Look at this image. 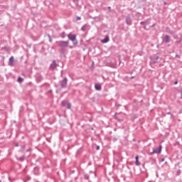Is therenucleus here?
<instances>
[{
    "label": "nucleus",
    "instance_id": "12",
    "mask_svg": "<svg viewBox=\"0 0 182 182\" xmlns=\"http://www.w3.org/2000/svg\"><path fill=\"white\" fill-rule=\"evenodd\" d=\"M140 23H141V25H144V29H146V25H147V22L146 21H141Z\"/></svg>",
    "mask_w": 182,
    "mask_h": 182
},
{
    "label": "nucleus",
    "instance_id": "19",
    "mask_svg": "<svg viewBox=\"0 0 182 182\" xmlns=\"http://www.w3.org/2000/svg\"><path fill=\"white\" fill-rule=\"evenodd\" d=\"M65 32H63V33H62V35H61V38H65Z\"/></svg>",
    "mask_w": 182,
    "mask_h": 182
},
{
    "label": "nucleus",
    "instance_id": "7",
    "mask_svg": "<svg viewBox=\"0 0 182 182\" xmlns=\"http://www.w3.org/2000/svg\"><path fill=\"white\" fill-rule=\"evenodd\" d=\"M164 42H165L166 43H168V42H170V36H166L164 38Z\"/></svg>",
    "mask_w": 182,
    "mask_h": 182
},
{
    "label": "nucleus",
    "instance_id": "28",
    "mask_svg": "<svg viewBox=\"0 0 182 182\" xmlns=\"http://www.w3.org/2000/svg\"><path fill=\"white\" fill-rule=\"evenodd\" d=\"M161 162L164 161V159H162L161 160Z\"/></svg>",
    "mask_w": 182,
    "mask_h": 182
},
{
    "label": "nucleus",
    "instance_id": "30",
    "mask_svg": "<svg viewBox=\"0 0 182 182\" xmlns=\"http://www.w3.org/2000/svg\"><path fill=\"white\" fill-rule=\"evenodd\" d=\"M169 33H171V31H170Z\"/></svg>",
    "mask_w": 182,
    "mask_h": 182
},
{
    "label": "nucleus",
    "instance_id": "4",
    "mask_svg": "<svg viewBox=\"0 0 182 182\" xmlns=\"http://www.w3.org/2000/svg\"><path fill=\"white\" fill-rule=\"evenodd\" d=\"M68 38L72 42H75V41H76V35H75V34L69 33L68 35Z\"/></svg>",
    "mask_w": 182,
    "mask_h": 182
},
{
    "label": "nucleus",
    "instance_id": "15",
    "mask_svg": "<svg viewBox=\"0 0 182 182\" xmlns=\"http://www.w3.org/2000/svg\"><path fill=\"white\" fill-rule=\"evenodd\" d=\"M180 174H181V170H178L176 172V175L177 176H180Z\"/></svg>",
    "mask_w": 182,
    "mask_h": 182
},
{
    "label": "nucleus",
    "instance_id": "18",
    "mask_svg": "<svg viewBox=\"0 0 182 182\" xmlns=\"http://www.w3.org/2000/svg\"><path fill=\"white\" fill-rule=\"evenodd\" d=\"M67 105H68V109H70V107H71L70 103L68 102L67 104Z\"/></svg>",
    "mask_w": 182,
    "mask_h": 182
},
{
    "label": "nucleus",
    "instance_id": "9",
    "mask_svg": "<svg viewBox=\"0 0 182 182\" xmlns=\"http://www.w3.org/2000/svg\"><path fill=\"white\" fill-rule=\"evenodd\" d=\"M95 88L96 90H102V85L100 84H96Z\"/></svg>",
    "mask_w": 182,
    "mask_h": 182
},
{
    "label": "nucleus",
    "instance_id": "6",
    "mask_svg": "<svg viewBox=\"0 0 182 182\" xmlns=\"http://www.w3.org/2000/svg\"><path fill=\"white\" fill-rule=\"evenodd\" d=\"M56 66H58V64L56 63V60H53L52 64L50 65V69H55Z\"/></svg>",
    "mask_w": 182,
    "mask_h": 182
},
{
    "label": "nucleus",
    "instance_id": "8",
    "mask_svg": "<svg viewBox=\"0 0 182 182\" xmlns=\"http://www.w3.org/2000/svg\"><path fill=\"white\" fill-rule=\"evenodd\" d=\"M109 36H106L105 38V39H102L101 41V42H102V43H107V42H109Z\"/></svg>",
    "mask_w": 182,
    "mask_h": 182
},
{
    "label": "nucleus",
    "instance_id": "3",
    "mask_svg": "<svg viewBox=\"0 0 182 182\" xmlns=\"http://www.w3.org/2000/svg\"><path fill=\"white\" fill-rule=\"evenodd\" d=\"M60 86L63 89H65L68 85V78L65 77L63 80L60 82Z\"/></svg>",
    "mask_w": 182,
    "mask_h": 182
},
{
    "label": "nucleus",
    "instance_id": "5",
    "mask_svg": "<svg viewBox=\"0 0 182 182\" xmlns=\"http://www.w3.org/2000/svg\"><path fill=\"white\" fill-rule=\"evenodd\" d=\"M15 60H14V56H11L10 58H9V66H14V65H15Z\"/></svg>",
    "mask_w": 182,
    "mask_h": 182
},
{
    "label": "nucleus",
    "instance_id": "24",
    "mask_svg": "<svg viewBox=\"0 0 182 182\" xmlns=\"http://www.w3.org/2000/svg\"><path fill=\"white\" fill-rule=\"evenodd\" d=\"M100 146H97V150H100Z\"/></svg>",
    "mask_w": 182,
    "mask_h": 182
},
{
    "label": "nucleus",
    "instance_id": "21",
    "mask_svg": "<svg viewBox=\"0 0 182 182\" xmlns=\"http://www.w3.org/2000/svg\"><path fill=\"white\" fill-rule=\"evenodd\" d=\"M176 58H178L180 59V55H178V54H176Z\"/></svg>",
    "mask_w": 182,
    "mask_h": 182
},
{
    "label": "nucleus",
    "instance_id": "23",
    "mask_svg": "<svg viewBox=\"0 0 182 182\" xmlns=\"http://www.w3.org/2000/svg\"><path fill=\"white\" fill-rule=\"evenodd\" d=\"M181 94V99H182V91L180 92Z\"/></svg>",
    "mask_w": 182,
    "mask_h": 182
},
{
    "label": "nucleus",
    "instance_id": "22",
    "mask_svg": "<svg viewBox=\"0 0 182 182\" xmlns=\"http://www.w3.org/2000/svg\"><path fill=\"white\" fill-rule=\"evenodd\" d=\"M19 160H20V161H23V158H19Z\"/></svg>",
    "mask_w": 182,
    "mask_h": 182
},
{
    "label": "nucleus",
    "instance_id": "17",
    "mask_svg": "<svg viewBox=\"0 0 182 182\" xmlns=\"http://www.w3.org/2000/svg\"><path fill=\"white\" fill-rule=\"evenodd\" d=\"M80 19H82V18L79 17V16H77L75 18V21H80Z\"/></svg>",
    "mask_w": 182,
    "mask_h": 182
},
{
    "label": "nucleus",
    "instance_id": "32",
    "mask_svg": "<svg viewBox=\"0 0 182 182\" xmlns=\"http://www.w3.org/2000/svg\"><path fill=\"white\" fill-rule=\"evenodd\" d=\"M0 182H2V181H0Z\"/></svg>",
    "mask_w": 182,
    "mask_h": 182
},
{
    "label": "nucleus",
    "instance_id": "20",
    "mask_svg": "<svg viewBox=\"0 0 182 182\" xmlns=\"http://www.w3.org/2000/svg\"><path fill=\"white\" fill-rule=\"evenodd\" d=\"M81 29H82V31H85L86 30V27L85 26H82Z\"/></svg>",
    "mask_w": 182,
    "mask_h": 182
},
{
    "label": "nucleus",
    "instance_id": "13",
    "mask_svg": "<svg viewBox=\"0 0 182 182\" xmlns=\"http://www.w3.org/2000/svg\"><path fill=\"white\" fill-rule=\"evenodd\" d=\"M18 82H19V83H22V82H23V78L19 77L18 78Z\"/></svg>",
    "mask_w": 182,
    "mask_h": 182
},
{
    "label": "nucleus",
    "instance_id": "1",
    "mask_svg": "<svg viewBox=\"0 0 182 182\" xmlns=\"http://www.w3.org/2000/svg\"><path fill=\"white\" fill-rule=\"evenodd\" d=\"M58 46L61 48L62 50L69 46V41H58Z\"/></svg>",
    "mask_w": 182,
    "mask_h": 182
},
{
    "label": "nucleus",
    "instance_id": "16",
    "mask_svg": "<svg viewBox=\"0 0 182 182\" xmlns=\"http://www.w3.org/2000/svg\"><path fill=\"white\" fill-rule=\"evenodd\" d=\"M84 178H85V180H89V175H85Z\"/></svg>",
    "mask_w": 182,
    "mask_h": 182
},
{
    "label": "nucleus",
    "instance_id": "27",
    "mask_svg": "<svg viewBox=\"0 0 182 182\" xmlns=\"http://www.w3.org/2000/svg\"><path fill=\"white\" fill-rule=\"evenodd\" d=\"M178 83V82H177V81H176V82H174L175 85H177Z\"/></svg>",
    "mask_w": 182,
    "mask_h": 182
},
{
    "label": "nucleus",
    "instance_id": "29",
    "mask_svg": "<svg viewBox=\"0 0 182 182\" xmlns=\"http://www.w3.org/2000/svg\"><path fill=\"white\" fill-rule=\"evenodd\" d=\"M168 114H170V112H168Z\"/></svg>",
    "mask_w": 182,
    "mask_h": 182
},
{
    "label": "nucleus",
    "instance_id": "14",
    "mask_svg": "<svg viewBox=\"0 0 182 182\" xmlns=\"http://www.w3.org/2000/svg\"><path fill=\"white\" fill-rule=\"evenodd\" d=\"M68 102H66V101H63L62 102H61V105H62V106H66V105H68Z\"/></svg>",
    "mask_w": 182,
    "mask_h": 182
},
{
    "label": "nucleus",
    "instance_id": "10",
    "mask_svg": "<svg viewBox=\"0 0 182 182\" xmlns=\"http://www.w3.org/2000/svg\"><path fill=\"white\" fill-rule=\"evenodd\" d=\"M126 23H127V25L132 24V18H130V17H127L126 18Z\"/></svg>",
    "mask_w": 182,
    "mask_h": 182
},
{
    "label": "nucleus",
    "instance_id": "25",
    "mask_svg": "<svg viewBox=\"0 0 182 182\" xmlns=\"http://www.w3.org/2000/svg\"><path fill=\"white\" fill-rule=\"evenodd\" d=\"M49 38H50V42H52V38H50V36H49Z\"/></svg>",
    "mask_w": 182,
    "mask_h": 182
},
{
    "label": "nucleus",
    "instance_id": "11",
    "mask_svg": "<svg viewBox=\"0 0 182 182\" xmlns=\"http://www.w3.org/2000/svg\"><path fill=\"white\" fill-rule=\"evenodd\" d=\"M135 160H136V161H135L136 166H140V161H139V156H136L135 157Z\"/></svg>",
    "mask_w": 182,
    "mask_h": 182
},
{
    "label": "nucleus",
    "instance_id": "26",
    "mask_svg": "<svg viewBox=\"0 0 182 182\" xmlns=\"http://www.w3.org/2000/svg\"><path fill=\"white\" fill-rule=\"evenodd\" d=\"M34 170H39L38 167L34 168Z\"/></svg>",
    "mask_w": 182,
    "mask_h": 182
},
{
    "label": "nucleus",
    "instance_id": "2",
    "mask_svg": "<svg viewBox=\"0 0 182 182\" xmlns=\"http://www.w3.org/2000/svg\"><path fill=\"white\" fill-rule=\"evenodd\" d=\"M162 149H163V146H162L161 145H160V146H159V148L154 149H153V151L151 153V155L155 154H160V153H161Z\"/></svg>",
    "mask_w": 182,
    "mask_h": 182
},
{
    "label": "nucleus",
    "instance_id": "31",
    "mask_svg": "<svg viewBox=\"0 0 182 182\" xmlns=\"http://www.w3.org/2000/svg\"><path fill=\"white\" fill-rule=\"evenodd\" d=\"M16 146H18V144H16Z\"/></svg>",
    "mask_w": 182,
    "mask_h": 182
}]
</instances>
